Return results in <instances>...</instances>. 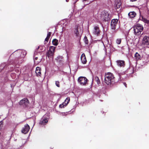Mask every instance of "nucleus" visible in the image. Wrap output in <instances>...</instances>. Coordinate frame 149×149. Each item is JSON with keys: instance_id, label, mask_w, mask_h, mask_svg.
<instances>
[{"instance_id": "7", "label": "nucleus", "mask_w": 149, "mask_h": 149, "mask_svg": "<svg viewBox=\"0 0 149 149\" xmlns=\"http://www.w3.org/2000/svg\"><path fill=\"white\" fill-rule=\"evenodd\" d=\"M81 29H80L79 30L77 26H75L74 30V33L77 37H79L81 36L82 32H81Z\"/></svg>"}, {"instance_id": "30", "label": "nucleus", "mask_w": 149, "mask_h": 149, "mask_svg": "<svg viewBox=\"0 0 149 149\" xmlns=\"http://www.w3.org/2000/svg\"><path fill=\"white\" fill-rule=\"evenodd\" d=\"M35 60H37V59H38V57H36V58H35Z\"/></svg>"}, {"instance_id": "19", "label": "nucleus", "mask_w": 149, "mask_h": 149, "mask_svg": "<svg viewBox=\"0 0 149 149\" xmlns=\"http://www.w3.org/2000/svg\"><path fill=\"white\" fill-rule=\"evenodd\" d=\"M58 40L56 39H54L52 41V43L54 45L57 46L58 45Z\"/></svg>"}, {"instance_id": "5", "label": "nucleus", "mask_w": 149, "mask_h": 149, "mask_svg": "<svg viewBox=\"0 0 149 149\" xmlns=\"http://www.w3.org/2000/svg\"><path fill=\"white\" fill-rule=\"evenodd\" d=\"M29 103L28 100L26 98H24L20 101L19 104L24 107H26L28 106Z\"/></svg>"}, {"instance_id": "6", "label": "nucleus", "mask_w": 149, "mask_h": 149, "mask_svg": "<svg viewBox=\"0 0 149 149\" xmlns=\"http://www.w3.org/2000/svg\"><path fill=\"white\" fill-rule=\"evenodd\" d=\"M88 81L87 79L84 77H80L78 79V82L81 84L83 85H86Z\"/></svg>"}, {"instance_id": "33", "label": "nucleus", "mask_w": 149, "mask_h": 149, "mask_svg": "<svg viewBox=\"0 0 149 149\" xmlns=\"http://www.w3.org/2000/svg\"><path fill=\"white\" fill-rule=\"evenodd\" d=\"M1 133L0 132V135H1Z\"/></svg>"}, {"instance_id": "22", "label": "nucleus", "mask_w": 149, "mask_h": 149, "mask_svg": "<svg viewBox=\"0 0 149 149\" xmlns=\"http://www.w3.org/2000/svg\"><path fill=\"white\" fill-rule=\"evenodd\" d=\"M121 42V38H118L116 40V42L117 44H120Z\"/></svg>"}, {"instance_id": "14", "label": "nucleus", "mask_w": 149, "mask_h": 149, "mask_svg": "<svg viewBox=\"0 0 149 149\" xmlns=\"http://www.w3.org/2000/svg\"><path fill=\"white\" fill-rule=\"evenodd\" d=\"M81 62L83 64H85L86 63L87 61L84 54H82L81 57Z\"/></svg>"}, {"instance_id": "32", "label": "nucleus", "mask_w": 149, "mask_h": 149, "mask_svg": "<svg viewBox=\"0 0 149 149\" xmlns=\"http://www.w3.org/2000/svg\"><path fill=\"white\" fill-rule=\"evenodd\" d=\"M66 0L67 2H68L69 1V0Z\"/></svg>"}, {"instance_id": "10", "label": "nucleus", "mask_w": 149, "mask_h": 149, "mask_svg": "<svg viewBox=\"0 0 149 149\" xmlns=\"http://www.w3.org/2000/svg\"><path fill=\"white\" fill-rule=\"evenodd\" d=\"M100 31L99 26H95L93 30V33L97 36H98L100 34Z\"/></svg>"}, {"instance_id": "23", "label": "nucleus", "mask_w": 149, "mask_h": 149, "mask_svg": "<svg viewBox=\"0 0 149 149\" xmlns=\"http://www.w3.org/2000/svg\"><path fill=\"white\" fill-rule=\"evenodd\" d=\"M84 40L86 44H88V40L86 36H85L84 37Z\"/></svg>"}, {"instance_id": "29", "label": "nucleus", "mask_w": 149, "mask_h": 149, "mask_svg": "<svg viewBox=\"0 0 149 149\" xmlns=\"http://www.w3.org/2000/svg\"><path fill=\"white\" fill-rule=\"evenodd\" d=\"M137 0H130V1L132 2L136 1Z\"/></svg>"}, {"instance_id": "17", "label": "nucleus", "mask_w": 149, "mask_h": 149, "mask_svg": "<svg viewBox=\"0 0 149 149\" xmlns=\"http://www.w3.org/2000/svg\"><path fill=\"white\" fill-rule=\"evenodd\" d=\"M128 16L131 18H134L136 15V13L134 11L130 12L128 13Z\"/></svg>"}, {"instance_id": "18", "label": "nucleus", "mask_w": 149, "mask_h": 149, "mask_svg": "<svg viewBox=\"0 0 149 149\" xmlns=\"http://www.w3.org/2000/svg\"><path fill=\"white\" fill-rule=\"evenodd\" d=\"M141 20L144 22L148 24H149V20L145 18H144L143 16L141 17Z\"/></svg>"}, {"instance_id": "16", "label": "nucleus", "mask_w": 149, "mask_h": 149, "mask_svg": "<svg viewBox=\"0 0 149 149\" xmlns=\"http://www.w3.org/2000/svg\"><path fill=\"white\" fill-rule=\"evenodd\" d=\"M117 65L118 66L121 67H124L125 65V61L122 60H118L117 61Z\"/></svg>"}, {"instance_id": "4", "label": "nucleus", "mask_w": 149, "mask_h": 149, "mask_svg": "<svg viewBox=\"0 0 149 149\" xmlns=\"http://www.w3.org/2000/svg\"><path fill=\"white\" fill-rule=\"evenodd\" d=\"M56 47L54 46H50L49 49L47 53V56L49 58H51L53 56L54 54Z\"/></svg>"}, {"instance_id": "31", "label": "nucleus", "mask_w": 149, "mask_h": 149, "mask_svg": "<svg viewBox=\"0 0 149 149\" xmlns=\"http://www.w3.org/2000/svg\"><path fill=\"white\" fill-rule=\"evenodd\" d=\"M91 2H92V1H90L88 3H87V4H89V3H91Z\"/></svg>"}, {"instance_id": "21", "label": "nucleus", "mask_w": 149, "mask_h": 149, "mask_svg": "<svg viewBox=\"0 0 149 149\" xmlns=\"http://www.w3.org/2000/svg\"><path fill=\"white\" fill-rule=\"evenodd\" d=\"M94 80L96 82L97 84H99L100 83V81L98 77L97 76L95 77Z\"/></svg>"}, {"instance_id": "15", "label": "nucleus", "mask_w": 149, "mask_h": 149, "mask_svg": "<svg viewBox=\"0 0 149 149\" xmlns=\"http://www.w3.org/2000/svg\"><path fill=\"white\" fill-rule=\"evenodd\" d=\"M41 69L39 67H37L36 68V73L37 76H40L41 75V73L40 72Z\"/></svg>"}, {"instance_id": "13", "label": "nucleus", "mask_w": 149, "mask_h": 149, "mask_svg": "<svg viewBox=\"0 0 149 149\" xmlns=\"http://www.w3.org/2000/svg\"><path fill=\"white\" fill-rule=\"evenodd\" d=\"M48 122V118H42L40 120L39 123L40 125H45Z\"/></svg>"}, {"instance_id": "8", "label": "nucleus", "mask_w": 149, "mask_h": 149, "mask_svg": "<svg viewBox=\"0 0 149 149\" xmlns=\"http://www.w3.org/2000/svg\"><path fill=\"white\" fill-rule=\"evenodd\" d=\"M118 21L117 19H114L111 20V28L112 29H115L116 25L118 24Z\"/></svg>"}, {"instance_id": "12", "label": "nucleus", "mask_w": 149, "mask_h": 149, "mask_svg": "<svg viewBox=\"0 0 149 149\" xmlns=\"http://www.w3.org/2000/svg\"><path fill=\"white\" fill-rule=\"evenodd\" d=\"M142 43L144 45H149V37L145 36L143 38Z\"/></svg>"}, {"instance_id": "2", "label": "nucleus", "mask_w": 149, "mask_h": 149, "mask_svg": "<svg viewBox=\"0 0 149 149\" xmlns=\"http://www.w3.org/2000/svg\"><path fill=\"white\" fill-rule=\"evenodd\" d=\"M143 28L142 25L140 24H136L134 27V34L137 36L140 35L143 31Z\"/></svg>"}, {"instance_id": "9", "label": "nucleus", "mask_w": 149, "mask_h": 149, "mask_svg": "<svg viewBox=\"0 0 149 149\" xmlns=\"http://www.w3.org/2000/svg\"><path fill=\"white\" fill-rule=\"evenodd\" d=\"M70 101V98L69 97H67L65 100L64 102H63L62 104L59 105V107L61 108H64L69 103Z\"/></svg>"}, {"instance_id": "24", "label": "nucleus", "mask_w": 149, "mask_h": 149, "mask_svg": "<svg viewBox=\"0 0 149 149\" xmlns=\"http://www.w3.org/2000/svg\"><path fill=\"white\" fill-rule=\"evenodd\" d=\"M55 84L58 87H60V82L58 81H56L55 82Z\"/></svg>"}, {"instance_id": "20", "label": "nucleus", "mask_w": 149, "mask_h": 149, "mask_svg": "<svg viewBox=\"0 0 149 149\" xmlns=\"http://www.w3.org/2000/svg\"><path fill=\"white\" fill-rule=\"evenodd\" d=\"M136 59L138 60L140 59L141 56L140 54H138L137 52H136L134 55Z\"/></svg>"}, {"instance_id": "27", "label": "nucleus", "mask_w": 149, "mask_h": 149, "mask_svg": "<svg viewBox=\"0 0 149 149\" xmlns=\"http://www.w3.org/2000/svg\"><path fill=\"white\" fill-rule=\"evenodd\" d=\"M2 123L0 122V128H1V127H2Z\"/></svg>"}, {"instance_id": "25", "label": "nucleus", "mask_w": 149, "mask_h": 149, "mask_svg": "<svg viewBox=\"0 0 149 149\" xmlns=\"http://www.w3.org/2000/svg\"><path fill=\"white\" fill-rule=\"evenodd\" d=\"M49 38L47 37H46V38H45V40L44 44H46L47 42H48Z\"/></svg>"}, {"instance_id": "28", "label": "nucleus", "mask_w": 149, "mask_h": 149, "mask_svg": "<svg viewBox=\"0 0 149 149\" xmlns=\"http://www.w3.org/2000/svg\"><path fill=\"white\" fill-rule=\"evenodd\" d=\"M124 84L125 85V87H127V84H126V83H124Z\"/></svg>"}, {"instance_id": "1", "label": "nucleus", "mask_w": 149, "mask_h": 149, "mask_svg": "<svg viewBox=\"0 0 149 149\" xmlns=\"http://www.w3.org/2000/svg\"><path fill=\"white\" fill-rule=\"evenodd\" d=\"M115 77L113 74L111 72L105 73V75L104 82L107 85H111L114 83Z\"/></svg>"}, {"instance_id": "3", "label": "nucleus", "mask_w": 149, "mask_h": 149, "mask_svg": "<svg viewBox=\"0 0 149 149\" xmlns=\"http://www.w3.org/2000/svg\"><path fill=\"white\" fill-rule=\"evenodd\" d=\"M109 16V13L107 11L104 10L101 13L100 19L102 21H108L110 19Z\"/></svg>"}, {"instance_id": "11", "label": "nucleus", "mask_w": 149, "mask_h": 149, "mask_svg": "<svg viewBox=\"0 0 149 149\" xmlns=\"http://www.w3.org/2000/svg\"><path fill=\"white\" fill-rule=\"evenodd\" d=\"M30 129V127L28 124H26L24 125V127L23 128L22 132V133L26 134L27 133Z\"/></svg>"}, {"instance_id": "26", "label": "nucleus", "mask_w": 149, "mask_h": 149, "mask_svg": "<svg viewBox=\"0 0 149 149\" xmlns=\"http://www.w3.org/2000/svg\"><path fill=\"white\" fill-rule=\"evenodd\" d=\"M51 33H52L51 32H49L47 34V37L49 38H50V37L51 35Z\"/></svg>"}]
</instances>
